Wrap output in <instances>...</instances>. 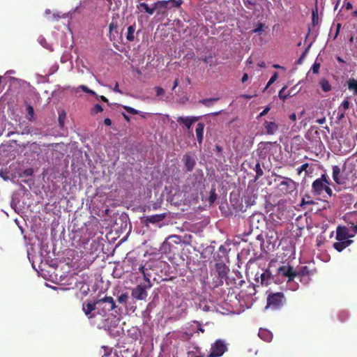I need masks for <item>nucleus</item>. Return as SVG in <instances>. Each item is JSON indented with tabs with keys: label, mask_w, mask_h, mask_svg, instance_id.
Instances as JSON below:
<instances>
[{
	"label": "nucleus",
	"mask_w": 357,
	"mask_h": 357,
	"mask_svg": "<svg viewBox=\"0 0 357 357\" xmlns=\"http://www.w3.org/2000/svg\"><path fill=\"white\" fill-rule=\"evenodd\" d=\"M64 119H65V113L60 114L59 116V122L60 126H61V127L63 126Z\"/></svg>",
	"instance_id": "obj_46"
},
{
	"label": "nucleus",
	"mask_w": 357,
	"mask_h": 357,
	"mask_svg": "<svg viewBox=\"0 0 357 357\" xmlns=\"http://www.w3.org/2000/svg\"><path fill=\"white\" fill-rule=\"evenodd\" d=\"M347 88L354 93V96H357V79L350 78L347 81Z\"/></svg>",
	"instance_id": "obj_24"
},
{
	"label": "nucleus",
	"mask_w": 357,
	"mask_h": 357,
	"mask_svg": "<svg viewBox=\"0 0 357 357\" xmlns=\"http://www.w3.org/2000/svg\"><path fill=\"white\" fill-rule=\"evenodd\" d=\"M151 283H148L147 285L138 284L134 287L132 291V296L134 299L144 300L147 296V289L151 287Z\"/></svg>",
	"instance_id": "obj_9"
},
{
	"label": "nucleus",
	"mask_w": 357,
	"mask_h": 357,
	"mask_svg": "<svg viewBox=\"0 0 357 357\" xmlns=\"http://www.w3.org/2000/svg\"><path fill=\"white\" fill-rule=\"evenodd\" d=\"M278 275L287 278L288 282H291L297 276V272L291 266H282L278 268Z\"/></svg>",
	"instance_id": "obj_10"
},
{
	"label": "nucleus",
	"mask_w": 357,
	"mask_h": 357,
	"mask_svg": "<svg viewBox=\"0 0 357 357\" xmlns=\"http://www.w3.org/2000/svg\"><path fill=\"white\" fill-rule=\"evenodd\" d=\"M289 119L291 120L292 121H296V115L295 113H291L289 116Z\"/></svg>",
	"instance_id": "obj_54"
},
{
	"label": "nucleus",
	"mask_w": 357,
	"mask_h": 357,
	"mask_svg": "<svg viewBox=\"0 0 357 357\" xmlns=\"http://www.w3.org/2000/svg\"><path fill=\"white\" fill-rule=\"evenodd\" d=\"M182 161L184 162L185 171L188 172H190L193 170L194 167H195L196 160L195 158H194L191 154L187 153L184 155L183 159Z\"/></svg>",
	"instance_id": "obj_15"
},
{
	"label": "nucleus",
	"mask_w": 357,
	"mask_h": 357,
	"mask_svg": "<svg viewBox=\"0 0 357 357\" xmlns=\"http://www.w3.org/2000/svg\"><path fill=\"white\" fill-rule=\"evenodd\" d=\"M211 57H212L211 56H206L203 58H201L200 59H201V61H204V63H207L208 61V59H211Z\"/></svg>",
	"instance_id": "obj_56"
},
{
	"label": "nucleus",
	"mask_w": 357,
	"mask_h": 357,
	"mask_svg": "<svg viewBox=\"0 0 357 357\" xmlns=\"http://www.w3.org/2000/svg\"><path fill=\"white\" fill-rule=\"evenodd\" d=\"M102 111H103L102 107H101L100 104L97 103V104H96V105H94L93 107L91 113L95 114H98Z\"/></svg>",
	"instance_id": "obj_41"
},
{
	"label": "nucleus",
	"mask_w": 357,
	"mask_h": 357,
	"mask_svg": "<svg viewBox=\"0 0 357 357\" xmlns=\"http://www.w3.org/2000/svg\"><path fill=\"white\" fill-rule=\"evenodd\" d=\"M259 337L266 342H270L273 335L268 331L261 329L259 331Z\"/></svg>",
	"instance_id": "obj_30"
},
{
	"label": "nucleus",
	"mask_w": 357,
	"mask_h": 357,
	"mask_svg": "<svg viewBox=\"0 0 357 357\" xmlns=\"http://www.w3.org/2000/svg\"><path fill=\"white\" fill-rule=\"evenodd\" d=\"M248 79V74H244L243 77H241V82L244 83Z\"/></svg>",
	"instance_id": "obj_60"
},
{
	"label": "nucleus",
	"mask_w": 357,
	"mask_h": 357,
	"mask_svg": "<svg viewBox=\"0 0 357 357\" xmlns=\"http://www.w3.org/2000/svg\"><path fill=\"white\" fill-rule=\"evenodd\" d=\"M333 179L337 185L344 183V180L341 178L340 168L337 165L333 166Z\"/></svg>",
	"instance_id": "obj_20"
},
{
	"label": "nucleus",
	"mask_w": 357,
	"mask_h": 357,
	"mask_svg": "<svg viewBox=\"0 0 357 357\" xmlns=\"http://www.w3.org/2000/svg\"><path fill=\"white\" fill-rule=\"evenodd\" d=\"M296 188V182L289 178H284V181L278 185V190L282 195H291Z\"/></svg>",
	"instance_id": "obj_8"
},
{
	"label": "nucleus",
	"mask_w": 357,
	"mask_h": 357,
	"mask_svg": "<svg viewBox=\"0 0 357 357\" xmlns=\"http://www.w3.org/2000/svg\"><path fill=\"white\" fill-rule=\"evenodd\" d=\"M302 204H307V205H312L314 204V201L313 200H305V199H303L302 201Z\"/></svg>",
	"instance_id": "obj_51"
},
{
	"label": "nucleus",
	"mask_w": 357,
	"mask_h": 357,
	"mask_svg": "<svg viewBox=\"0 0 357 357\" xmlns=\"http://www.w3.org/2000/svg\"><path fill=\"white\" fill-rule=\"evenodd\" d=\"M344 8H346L347 10H351L352 8L351 3L349 1H347L346 3L344 5Z\"/></svg>",
	"instance_id": "obj_53"
},
{
	"label": "nucleus",
	"mask_w": 357,
	"mask_h": 357,
	"mask_svg": "<svg viewBox=\"0 0 357 357\" xmlns=\"http://www.w3.org/2000/svg\"><path fill=\"white\" fill-rule=\"evenodd\" d=\"M169 240H172L173 241V242L176 244H178L181 242V236H176V235H172L169 237H167L166 241H165V243H163V248H166L167 246H170V243Z\"/></svg>",
	"instance_id": "obj_27"
},
{
	"label": "nucleus",
	"mask_w": 357,
	"mask_h": 357,
	"mask_svg": "<svg viewBox=\"0 0 357 357\" xmlns=\"http://www.w3.org/2000/svg\"><path fill=\"white\" fill-rule=\"evenodd\" d=\"M80 89H82V91H84V93L87 92L90 89L86 86H84V85L80 86Z\"/></svg>",
	"instance_id": "obj_59"
},
{
	"label": "nucleus",
	"mask_w": 357,
	"mask_h": 357,
	"mask_svg": "<svg viewBox=\"0 0 357 357\" xmlns=\"http://www.w3.org/2000/svg\"><path fill=\"white\" fill-rule=\"evenodd\" d=\"M219 100V98H204L199 100V103L204 105L207 107H211L212 103Z\"/></svg>",
	"instance_id": "obj_32"
},
{
	"label": "nucleus",
	"mask_w": 357,
	"mask_h": 357,
	"mask_svg": "<svg viewBox=\"0 0 357 357\" xmlns=\"http://www.w3.org/2000/svg\"><path fill=\"white\" fill-rule=\"evenodd\" d=\"M155 93H156V96H163L164 95V90L162 87H160V86H155Z\"/></svg>",
	"instance_id": "obj_45"
},
{
	"label": "nucleus",
	"mask_w": 357,
	"mask_h": 357,
	"mask_svg": "<svg viewBox=\"0 0 357 357\" xmlns=\"http://www.w3.org/2000/svg\"><path fill=\"white\" fill-rule=\"evenodd\" d=\"M267 135H273L278 130V125L274 121H265L264 123Z\"/></svg>",
	"instance_id": "obj_22"
},
{
	"label": "nucleus",
	"mask_w": 357,
	"mask_h": 357,
	"mask_svg": "<svg viewBox=\"0 0 357 357\" xmlns=\"http://www.w3.org/2000/svg\"><path fill=\"white\" fill-rule=\"evenodd\" d=\"M82 311L84 312L85 315L89 319H93L97 314V308L96 301L93 302H85L82 304Z\"/></svg>",
	"instance_id": "obj_12"
},
{
	"label": "nucleus",
	"mask_w": 357,
	"mask_h": 357,
	"mask_svg": "<svg viewBox=\"0 0 357 357\" xmlns=\"http://www.w3.org/2000/svg\"><path fill=\"white\" fill-rule=\"evenodd\" d=\"M99 98L100 99L101 101L108 103V99L105 96H100Z\"/></svg>",
	"instance_id": "obj_61"
},
{
	"label": "nucleus",
	"mask_w": 357,
	"mask_h": 357,
	"mask_svg": "<svg viewBox=\"0 0 357 357\" xmlns=\"http://www.w3.org/2000/svg\"><path fill=\"white\" fill-rule=\"evenodd\" d=\"M26 112H28V119L29 121H34V110L33 107L31 105H28L26 107Z\"/></svg>",
	"instance_id": "obj_36"
},
{
	"label": "nucleus",
	"mask_w": 357,
	"mask_h": 357,
	"mask_svg": "<svg viewBox=\"0 0 357 357\" xmlns=\"http://www.w3.org/2000/svg\"><path fill=\"white\" fill-rule=\"evenodd\" d=\"M109 39L113 41L114 45L115 43H121L123 41L122 31H119L118 25L114 23V22H112L109 24Z\"/></svg>",
	"instance_id": "obj_11"
},
{
	"label": "nucleus",
	"mask_w": 357,
	"mask_h": 357,
	"mask_svg": "<svg viewBox=\"0 0 357 357\" xmlns=\"http://www.w3.org/2000/svg\"><path fill=\"white\" fill-rule=\"evenodd\" d=\"M308 163H304L296 169L297 174L301 175V172H305V174H307V168L308 167Z\"/></svg>",
	"instance_id": "obj_40"
},
{
	"label": "nucleus",
	"mask_w": 357,
	"mask_h": 357,
	"mask_svg": "<svg viewBox=\"0 0 357 357\" xmlns=\"http://www.w3.org/2000/svg\"><path fill=\"white\" fill-rule=\"evenodd\" d=\"M166 2L169 4V8H178L181 6L182 0H169Z\"/></svg>",
	"instance_id": "obj_35"
},
{
	"label": "nucleus",
	"mask_w": 357,
	"mask_h": 357,
	"mask_svg": "<svg viewBox=\"0 0 357 357\" xmlns=\"http://www.w3.org/2000/svg\"><path fill=\"white\" fill-rule=\"evenodd\" d=\"M204 129V124L203 123H199L197 124L196 129H195V133H196L197 140H198V143L199 144H201L203 142Z\"/></svg>",
	"instance_id": "obj_21"
},
{
	"label": "nucleus",
	"mask_w": 357,
	"mask_h": 357,
	"mask_svg": "<svg viewBox=\"0 0 357 357\" xmlns=\"http://www.w3.org/2000/svg\"><path fill=\"white\" fill-rule=\"evenodd\" d=\"M266 28V24L263 22H258L257 26L252 30V32L261 36L264 31V29Z\"/></svg>",
	"instance_id": "obj_33"
},
{
	"label": "nucleus",
	"mask_w": 357,
	"mask_h": 357,
	"mask_svg": "<svg viewBox=\"0 0 357 357\" xmlns=\"http://www.w3.org/2000/svg\"><path fill=\"white\" fill-rule=\"evenodd\" d=\"M331 185L332 182L330 181L328 176L326 173L322 174L321 177L314 180L312 185H311V192L314 196H321L325 192L329 197H332L334 194L331 188Z\"/></svg>",
	"instance_id": "obj_1"
},
{
	"label": "nucleus",
	"mask_w": 357,
	"mask_h": 357,
	"mask_svg": "<svg viewBox=\"0 0 357 357\" xmlns=\"http://www.w3.org/2000/svg\"><path fill=\"white\" fill-rule=\"evenodd\" d=\"M351 231H354V233L357 234V225L351 224L350 227H349Z\"/></svg>",
	"instance_id": "obj_52"
},
{
	"label": "nucleus",
	"mask_w": 357,
	"mask_h": 357,
	"mask_svg": "<svg viewBox=\"0 0 357 357\" xmlns=\"http://www.w3.org/2000/svg\"><path fill=\"white\" fill-rule=\"evenodd\" d=\"M199 117L195 116H178L176 121L178 123L184 125L185 128H186L188 130H190V128H192L193 123L199 121Z\"/></svg>",
	"instance_id": "obj_13"
},
{
	"label": "nucleus",
	"mask_w": 357,
	"mask_h": 357,
	"mask_svg": "<svg viewBox=\"0 0 357 357\" xmlns=\"http://www.w3.org/2000/svg\"><path fill=\"white\" fill-rule=\"evenodd\" d=\"M256 275V281L258 282H259V283H261L263 286H268L271 284V280H273V278L271 277V273L268 270L263 271L259 277L257 276L258 274Z\"/></svg>",
	"instance_id": "obj_16"
},
{
	"label": "nucleus",
	"mask_w": 357,
	"mask_h": 357,
	"mask_svg": "<svg viewBox=\"0 0 357 357\" xmlns=\"http://www.w3.org/2000/svg\"><path fill=\"white\" fill-rule=\"evenodd\" d=\"M215 151H217V152H218V153H222V149L221 146L215 145Z\"/></svg>",
	"instance_id": "obj_63"
},
{
	"label": "nucleus",
	"mask_w": 357,
	"mask_h": 357,
	"mask_svg": "<svg viewBox=\"0 0 357 357\" xmlns=\"http://www.w3.org/2000/svg\"><path fill=\"white\" fill-rule=\"evenodd\" d=\"M227 350V345L225 340H216L214 343L211 344L210 353L208 354L207 357H220Z\"/></svg>",
	"instance_id": "obj_6"
},
{
	"label": "nucleus",
	"mask_w": 357,
	"mask_h": 357,
	"mask_svg": "<svg viewBox=\"0 0 357 357\" xmlns=\"http://www.w3.org/2000/svg\"><path fill=\"white\" fill-rule=\"evenodd\" d=\"M351 235L349 234L347 227L338 226L336 229L337 241L351 240Z\"/></svg>",
	"instance_id": "obj_14"
},
{
	"label": "nucleus",
	"mask_w": 357,
	"mask_h": 357,
	"mask_svg": "<svg viewBox=\"0 0 357 357\" xmlns=\"http://www.w3.org/2000/svg\"><path fill=\"white\" fill-rule=\"evenodd\" d=\"M86 93H89V94H90V95H91V96H97L96 93L95 91H93L91 90V89H89V91H86Z\"/></svg>",
	"instance_id": "obj_64"
},
{
	"label": "nucleus",
	"mask_w": 357,
	"mask_h": 357,
	"mask_svg": "<svg viewBox=\"0 0 357 357\" xmlns=\"http://www.w3.org/2000/svg\"><path fill=\"white\" fill-rule=\"evenodd\" d=\"M286 86H284L280 92H278V98H280L283 101H285L287 98H288L289 96H290L289 93L285 92Z\"/></svg>",
	"instance_id": "obj_37"
},
{
	"label": "nucleus",
	"mask_w": 357,
	"mask_h": 357,
	"mask_svg": "<svg viewBox=\"0 0 357 357\" xmlns=\"http://www.w3.org/2000/svg\"><path fill=\"white\" fill-rule=\"evenodd\" d=\"M308 268L306 266H304L301 268L300 271L297 272V275L303 276L308 275Z\"/></svg>",
	"instance_id": "obj_42"
},
{
	"label": "nucleus",
	"mask_w": 357,
	"mask_h": 357,
	"mask_svg": "<svg viewBox=\"0 0 357 357\" xmlns=\"http://www.w3.org/2000/svg\"><path fill=\"white\" fill-rule=\"evenodd\" d=\"M349 107V100H343L342 103H341V107L344 109V111L347 110Z\"/></svg>",
	"instance_id": "obj_47"
},
{
	"label": "nucleus",
	"mask_w": 357,
	"mask_h": 357,
	"mask_svg": "<svg viewBox=\"0 0 357 357\" xmlns=\"http://www.w3.org/2000/svg\"><path fill=\"white\" fill-rule=\"evenodd\" d=\"M178 79H174V86H173V87H172V91H174V89H176V87L178 86Z\"/></svg>",
	"instance_id": "obj_58"
},
{
	"label": "nucleus",
	"mask_w": 357,
	"mask_h": 357,
	"mask_svg": "<svg viewBox=\"0 0 357 357\" xmlns=\"http://www.w3.org/2000/svg\"><path fill=\"white\" fill-rule=\"evenodd\" d=\"M19 134L21 135H29L31 133V125L29 121H20L18 124Z\"/></svg>",
	"instance_id": "obj_19"
},
{
	"label": "nucleus",
	"mask_w": 357,
	"mask_h": 357,
	"mask_svg": "<svg viewBox=\"0 0 357 357\" xmlns=\"http://www.w3.org/2000/svg\"><path fill=\"white\" fill-rule=\"evenodd\" d=\"M317 123H318V124H320V125H321V124L324 123L326 122V118H325V116H324V117H323V118H321V119H317Z\"/></svg>",
	"instance_id": "obj_55"
},
{
	"label": "nucleus",
	"mask_w": 357,
	"mask_h": 357,
	"mask_svg": "<svg viewBox=\"0 0 357 357\" xmlns=\"http://www.w3.org/2000/svg\"><path fill=\"white\" fill-rule=\"evenodd\" d=\"M153 9H154L155 12L156 10L162 11V9H166L168 8L167 1H155L152 4Z\"/></svg>",
	"instance_id": "obj_25"
},
{
	"label": "nucleus",
	"mask_w": 357,
	"mask_h": 357,
	"mask_svg": "<svg viewBox=\"0 0 357 357\" xmlns=\"http://www.w3.org/2000/svg\"><path fill=\"white\" fill-rule=\"evenodd\" d=\"M113 91H115L116 93H121V94L123 93L121 90L119 89V84H118V82L115 83V86H114V87L113 89Z\"/></svg>",
	"instance_id": "obj_50"
},
{
	"label": "nucleus",
	"mask_w": 357,
	"mask_h": 357,
	"mask_svg": "<svg viewBox=\"0 0 357 357\" xmlns=\"http://www.w3.org/2000/svg\"><path fill=\"white\" fill-rule=\"evenodd\" d=\"M215 199H216V195L215 193V191L213 190V191L211 192V195L209 197V202L211 204L214 203Z\"/></svg>",
	"instance_id": "obj_48"
},
{
	"label": "nucleus",
	"mask_w": 357,
	"mask_h": 357,
	"mask_svg": "<svg viewBox=\"0 0 357 357\" xmlns=\"http://www.w3.org/2000/svg\"><path fill=\"white\" fill-rule=\"evenodd\" d=\"M128 299H129V296L128 295V293H122L121 296H119L117 298L119 303L124 305H126Z\"/></svg>",
	"instance_id": "obj_34"
},
{
	"label": "nucleus",
	"mask_w": 357,
	"mask_h": 357,
	"mask_svg": "<svg viewBox=\"0 0 357 357\" xmlns=\"http://www.w3.org/2000/svg\"><path fill=\"white\" fill-rule=\"evenodd\" d=\"M215 273L217 274V279L214 280L215 287H218L222 285L223 280H226V283L229 284L231 282L227 280V274L229 273V267L222 262H217L215 264Z\"/></svg>",
	"instance_id": "obj_5"
},
{
	"label": "nucleus",
	"mask_w": 357,
	"mask_h": 357,
	"mask_svg": "<svg viewBox=\"0 0 357 357\" xmlns=\"http://www.w3.org/2000/svg\"><path fill=\"white\" fill-rule=\"evenodd\" d=\"M319 84H320L322 91L326 93L329 92L332 89V86H331L328 80L325 78L321 79Z\"/></svg>",
	"instance_id": "obj_29"
},
{
	"label": "nucleus",
	"mask_w": 357,
	"mask_h": 357,
	"mask_svg": "<svg viewBox=\"0 0 357 357\" xmlns=\"http://www.w3.org/2000/svg\"><path fill=\"white\" fill-rule=\"evenodd\" d=\"M278 77V73L277 72H274V73L273 74V76L271 77L268 82H267L266 86L265 87V89H268L271 86V85H272L274 83V82L275 80H277Z\"/></svg>",
	"instance_id": "obj_39"
},
{
	"label": "nucleus",
	"mask_w": 357,
	"mask_h": 357,
	"mask_svg": "<svg viewBox=\"0 0 357 357\" xmlns=\"http://www.w3.org/2000/svg\"><path fill=\"white\" fill-rule=\"evenodd\" d=\"M352 243V240L337 241V242L333 243V247L336 251L342 252L344 249L351 245Z\"/></svg>",
	"instance_id": "obj_18"
},
{
	"label": "nucleus",
	"mask_w": 357,
	"mask_h": 357,
	"mask_svg": "<svg viewBox=\"0 0 357 357\" xmlns=\"http://www.w3.org/2000/svg\"><path fill=\"white\" fill-rule=\"evenodd\" d=\"M123 108H124V109L126 112H128L129 114H132V115L139 114L142 117L145 118V115H144V113H142V112L135 109L133 107H129V106H123Z\"/></svg>",
	"instance_id": "obj_31"
},
{
	"label": "nucleus",
	"mask_w": 357,
	"mask_h": 357,
	"mask_svg": "<svg viewBox=\"0 0 357 357\" xmlns=\"http://www.w3.org/2000/svg\"><path fill=\"white\" fill-rule=\"evenodd\" d=\"M320 67V63L314 62V65L312 66V68H311V71H312L314 74H317L319 73V69Z\"/></svg>",
	"instance_id": "obj_44"
},
{
	"label": "nucleus",
	"mask_w": 357,
	"mask_h": 357,
	"mask_svg": "<svg viewBox=\"0 0 357 357\" xmlns=\"http://www.w3.org/2000/svg\"><path fill=\"white\" fill-rule=\"evenodd\" d=\"M104 124H105V126H111L112 125L111 119H107V118L105 119H104Z\"/></svg>",
	"instance_id": "obj_57"
},
{
	"label": "nucleus",
	"mask_w": 357,
	"mask_h": 357,
	"mask_svg": "<svg viewBox=\"0 0 357 357\" xmlns=\"http://www.w3.org/2000/svg\"><path fill=\"white\" fill-rule=\"evenodd\" d=\"M97 314H100L105 317L110 311L114 310L116 308L115 301L112 296H105L102 298L98 299L96 301Z\"/></svg>",
	"instance_id": "obj_4"
},
{
	"label": "nucleus",
	"mask_w": 357,
	"mask_h": 357,
	"mask_svg": "<svg viewBox=\"0 0 357 357\" xmlns=\"http://www.w3.org/2000/svg\"><path fill=\"white\" fill-rule=\"evenodd\" d=\"M319 23L318 16V0H315L314 8L312 10V24L314 26H317Z\"/></svg>",
	"instance_id": "obj_28"
},
{
	"label": "nucleus",
	"mask_w": 357,
	"mask_h": 357,
	"mask_svg": "<svg viewBox=\"0 0 357 357\" xmlns=\"http://www.w3.org/2000/svg\"><path fill=\"white\" fill-rule=\"evenodd\" d=\"M166 218V214L162 213L159 215H151L144 218V222L146 224L159 223Z\"/></svg>",
	"instance_id": "obj_17"
},
{
	"label": "nucleus",
	"mask_w": 357,
	"mask_h": 357,
	"mask_svg": "<svg viewBox=\"0 0 357 357\" xmlns=\"http://www.w3.org/2000/svg\"><path fill=\"white\" fill-rule=\"evenodd\" d=\"M261 218L260 215H252L248 220V231H245L243 234V239L245 242L249 241V236H254L255 239H259L261 235L259 234V227L262 226L263 221L259 219Z\"/></svg>",
	"instance_id": "obj_2"
},
{
	"label": "nucleus",
	"mask_w": 357,
	"mask_h": 357,
	"mask_svg": "<svg viewBox=\"0 0 357 357\" xmlns=\"http://www.w3.org/2000/svg\"><path fill=\"white\" fill-rule=\"evenodd\" d=\"M137 8L139 10V11H142V9L145 13H147L149 15H153L155 13L153 7H149V5L144 2H141L139 4L137 5Z\"/></svg>",
	"instance_id": "obj_26"
},
{
	"label": "nucleus",
	"mask_w": 357,
	"mask_h": 357,
	"mask_svg": "<svg viewBox=\"0 0 357 357\" xmlns=\"http://www.w3.org/2000/svg\"><path fill=\"white\" fill-rule=\"evenodd\" d=\"M144 269V266L143 265L139 266V268H138V271H139V272L143 274L144 280L147 281V282L149 283L150 280L147 277V275L145 274Z\"/></svg>",
	"instance_id": "obj_43"
},
{
	"label": "nucleus",
	"mask_w": 357,
	"mask_h": 357,
	"mask_svg": "<svg viewBox=\"0 0 357 357\" xmlns=\"http://www.w3.org/2000/svg\"><path fill=\"white\" fill-rule=\"evenodd\" d=\"M122 116H123V117H124V119L126 120V121H127V122H130V119L128 115H127L125 113H122Z\"/></svg>",
	"instance_id": "obj_62"
},
{
	"label": "nucleus",
	"mask_w": 357,
	"mask_h": 357,
	"mask_svg": "<svg viewBox=\"0 0 357 357\" xmlns=\"http://www.w3.org/2000/svg\"><path fill=\"white\" fill-rule=\"evenodd\" d=\"M198 172L199 174H193L190 177V179L192 180L193 195L199 194V192H202L204 188L203 173L202 170Z\"/></svg>",
	"instance_id": "obj_7"
},
{
	"label": "nucleus",
	"mask_w": 357,
	"mask_h": 357,
	"mask_svg": "<svg viewBox=\"0 0 357 357\" xmlns=\"http://www.w3.org/2000/svg\"><path fill=\"white\" fill-rule=\"evenodd\" d=\"M255 173H256V176H255V179L261 177L263 176V170L261 169V167H260V164L259 162H257L255 164Z\"/></svg>",
	"instance_id": "obj_38"
},
{
	"label": "nucleus",
	"mask_w": 357,
	"mask_h": 357,
	"mask_svg": "<svg viewBox=\"0 0 357 357\" xmlns=\"http://www.w3.org/2000/svg\"><path fill=\"white\" fill-rule=\"evenodd\" d=\"M269 111H270V107H266V108H264V110H262V112L261 113H259V116L261 117V116H266Z\"/></svg>",
	"instance_id": "obj_49"
},
{
	"label": "nucleus",
	"mask_w": 357,
	"mask_h": 357,
	"mask_svg": "<svg viewBox=\"0 0 357 357\" xmlns=\"http://www.w3.org/2000/svg\"><path fill=\"white\" fill-rule=\"evenodd\" d=\"M136 33V24H133L127 28L126 32V40L127 41H134L135 39V33Z\"/></svg>",
	"instance_id": "obj_23"
},
{
	"label": "nucleus",
	"mask_w": 357,
	"mask_h": 357,
	"mask_svg": "<svg viewBox=\"0 0 357 357\" xmlns=\"http://www.w3.org/2000/svg\"><path fill=\"white\" fill-rule=\"evenodd\" d=\"M286 299L282 292H269L266 298V309L272 310H278L285 304Z\"/></svg>",
	"instance_id": "obj_3"
}]
</instances>
